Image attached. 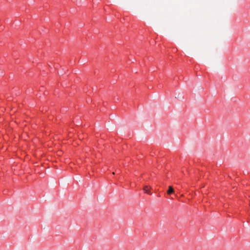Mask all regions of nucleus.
<instances>
[{
    "mask_svg": "<svg viewBox=\"0 0 250 250\" xmlns=\"http://www.w3.org/2000/svg\"><path fill=\"white\" fill-rule=\"evenodd\" d=\"M150 187L149 186H145L143 188L145 193L151 195V193L149 191Z\"/></svg>",
    "mask_w": 250,
    "mask_h": 250,
    "instance_id": "1",
    "label": "nucleus"
},
{
    "mask_svg": "<svg viewBox=\"0 0 250 250\" xmlns=\"http://www.w3.org/2000/svg\"><path fill=\"white\" fill-rule=\"evenodd\" d=\"M174 192V190L173 188H172V187L169 186L168 187V190L167 191V194L170 195L172 193H173Z\"/></svg>",
    "mask_w": 250,
    "mask_h": 250,
    "instance_id": "2",
    "label": "nucleus"
}]
</instances>
